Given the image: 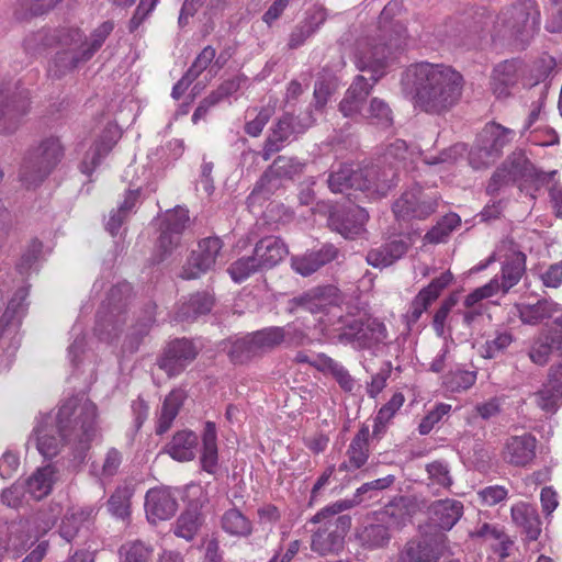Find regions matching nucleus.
I'll use <instances>...</instances> for the list:
<instances>
[{"label":"nucleus","instance_id":"f257e3e1","mask_svg":"<svg viewBox=\"0 0 562 562\" xmlns=\"http://www.w3.org/2000/svg\"><path fill=\"white\" fill-rule=\"evenodd\" d=\"M97 406L88 397H70L61 404L55 417L42 418L29 445H34L44 458L57 456L64 442L83 453L97 435Z\"/></svg>","mask_w":562,"mask_h":562},{"label":"nucleus","instance_id":"f03ea898","mask_svg":"<svg viewBox=\"0 0 562 562\" xmlns=\"http://www.w3.org/2000/svg\"><path fill=\"white\" fill-rule=\"evenodd\" d=\"M462 75L443 64L418 63L403 75L402 85L414 95L415 105L430 114H440L458 103L463 89Z\"/></svg>","mask_w":562,"mask_h":562},{"label":"nucleus","instance_id":"7ed1b4c3","mask_svg":"<svg viewBox=\"0 0 562 562\" xmlns=\"http://www.w3.org/2000/svg\"><path fill=\"white\" fill-rule=\"evenodd\" d=\"M350 507V501H337L322 508L311 518L312 524H322L312 535V551L319 555H328L342 550L345 536L351 526V518L348 515L336 516Z\"/></svg>","mask_w":562,"mask_h":562},{"label":"nucleus","instance_id":"20e7f679","mask_svg":"<svg viewBox=\"0 0 562 562\" xmlns=\"http://www.w3.org/2000/svg\"><path fill=\"white\" fill-rule=\"evenodd\" d=\"M67 29L77 31L80 40L76 43H67V49L56 53L48 67V72L54 78H60L90 60L114 30V23L102 22L88 37L78 27L67 26Z\"/></svg>","mask_w":562,"mask_h":562},{"label":"nucleus","instance_id":"39448f33","mask_svg":"<svg viewBox=\"0 0 562 562\" xmlns=\"http://www.w3.org/2000/svg\"><path fill=\"white\" fill-rule=\"evenodd\" d=\"M57 515L58 512L50 508L41 510L27 519L11 522L8 527L5 542L1 543L2 552L13 559L21 557L31 544L54 527Z\"/></svg>","mask_w":562,"mask_h":562},{"label":"nucleus","instance_id":"423d86ee","mask_svg":"<svg viewBox=\"0 0 562 562\" xmlns=\"http://www.w3.org/2000/svg\"><path fill=\"white\" fill-rule=\"evenodd\" d=\"M132 286L128 282L114 285L97 314L94 333L100 340L112 342L123 330L126 323L125 306L131 295Z\"/></svg>","mask_w":562,"mask_h":562},{"label":"nucleus","instance_id":"0eeeda50","mask_svg":"<svg viewBox=\"0 0 562 562\" xmlns=\"http://www.w3.org/2000/svg\"><path fill=\"white\" fill-rule=\"evenodd\" d=\"M540 25V11L535 0H518L502 10L497 16L496 27L520 42L535 35Z\"/></svg>","mask_w":562,"mask_h":562},{"label":"nucleus","instance_id":"6e6552de","mask_svg":"<svg viewBox=\"0 0 562 562\" xmlns=\"http://www.w3.org/2000/svg\"><path fill=\"white\" fill-rule=\"evenodd\" d=\"M335 330L342 344H350L356 349H373L387 338L385 325L375 318H344Z\"/></svg>","mask_w":562,"mask_h":562},{"label":"nucleus","instance_id":"1a4fd4ad","mask_svg":"<svg viewBox=\"0 0 562 562\" xmlns=\"http://www.w3.org/2000/svg\"><path fill=\"white\" fill-rule=\"evenodd\" d=\"M64 155L63 146L57 137L43 139L34 155L23 164L20 178L27 187L43 181L58 165Z\"/></svg>","mask_w":562,"mask_h":562},{"label":"nucleus","instance_id":"9d476101","mask_svg":"<svg viewBox=\"0 0 562 562\" xmlns=\"http://www.w3.org/2000/svg\"><path fill=\"white\" fill-rule=\"evenodd\" d=\"M437 210V198L427 193L419 186L404 191L392 204V211L397 222L409 223L423 221Z\"/></svg>","mask_w":562,"mask_h":562},{"label":"nucleus","instance_id":"9b49d317","mask_svg":"<svg viewBox=\"0 0 562 562\" xmlns=\"http://www.w3.org/2000/svg\"><path fill=\"white\" fill-rule=\"evenodd\" d=\"M411 154L408 145L403 139L396 138L383 146L379 162L387 167L381 171L378 170L379 166L372 168L375 171L373 173L375 193L385 195L395 186L397 169L405 164Z\"/></svg>","mask_w":562,"mask_h":562},{"label":"nucleus","instance_id":"f8f14e48","mask_svg":"<svg viewBox=\"0 0 562 562\" xmlns=\"http://www.w3.org/2000/svg\"><path fill=\"white\" fill-rule=\"evenodd\" d=\"M504 260L501 269V277H497L498 291L507 293L513 286L519 283L526 272L527 256L521 251L520 246L509 237L504 238L497 247Z\"/></svg>","mask_w":562,"mask_h":562},{"label":"nucleus","instance_id":"ddd939ff","mask_svg":"<svg viewBox=\"0 0 562 562\" xmlns=\"http://www.w3.org/2000/svg\"><path fill=\"white\" fill-rule=\"evenodd\" d=\"M503 164L510 176H513L515 182L522 181L520 187L521 191H528V184H530L532 192H530L529 195L533 200L536 199V192L557 173V170L544 172L537 169L521 150L510 154Z\"/></svg>","mask_w":562,"mask_h":562},{"label":"nucleus","instance_id":"4468645a","mask_svg":"<svg viewBox=\"0 0 562 562\" xmlns=\"http://www.w3.org/2000/svg\"><path fill=\"white\" fill-rule=\"evenodd\" d=\"M338 301V289L335 286L316 288L295 299L296 305L302 310L312 314L323 313L329 316L328 321L322 319L325 325H338L342 319Z\"/></svg>","mask_w":562,"mask_h":562},{"label":"nucleus","instance_id":"2eb2a0df","mask_svg":"<svg viewBox=\"0 0 562 562\" xmlns=\"http://www.w3.org/2000/svg\"><path fill=\"white\" fill-rule=\"evenodd\" d=\"M29 106L26 91L12 93L11 88L0 81V134L15 132L22 116L27 113Z\"/></svg>","mask_w":562,"mask_h":562},{"label":"nucleus","instance_id":"dca6fc26","mask_svg":"<svg viewBox=\"0 0 562 562\" xmlns=\"http://www.w3.org/2000/svg\"><path fill=\"white\" fill-rule=\"evenodd\" d=\"M314 120L311 116H293L290 114L283 115L276 126L272 128V133L266 140L262 158L268 160L272 154L279 151L285 142L291 140L297 134L304 133L312 124Z\"/></svg>","mask_w":562,"mask_h":562},{"label":"nucleus","instance_id":"f3484780","mask_svg":"<svg viewBox=\"0 0 562 562\" xmlns=\"http://www.w3.org/2000/svg\"><path fill=\"white\" fill-rule=\"evenodd\" d=\"M391 46L386 44L359 43L355 63L360 71L371 74L368 80L376 83L386 74Z\"/></svg>","mask_w":562,"mask_h":562},{"label":"nucleus","instance_id":"a211bd4d","mask_svg":"<svg viewBox=\"0 0 562 562\" xmlns=\"http://www.w3.org/2000/svg\"><path fill=\"white\" fill-rule=\"evenodd\" d=\"M222 240L218 237H207L199 241L198 249L191 252L183 266L181 277L187 280L196 279L211 270L222 249Z\"/></svg>","mask_w":562,"mask_h":562},{"label":"nucleus","instance_id":"6ab92c4d","mask_svg":"<svg viewBox=\"0 0 562 562\" xmlns=\"http://www.w3.org/2000/svg\"><path fill=\"white\" fill-rule=\"evenodd\" d=\"M79 34L75 30H68L67 26L58 29H42L35 33L29 34L23 42L27 54L36 56L49 47L58 46L67 49V43L78 42Z\"/></svg>","mask_w":562,"mask_h":562},{"label":"nucleus","instance_id":"aec40b11","mask_svg":"<svg viewBox=\"0 0 562 562\" xmlns=\"http://www.w3.org/2000/svg\"><path fill=\"white\" fill-rule=\"evenodd\" d=\"M373 169L353 170L350 165H339L338 169H333L328 176V188L333 193H344L348 189L359 191L374 192Z\"/></svg>","mask_w":562,"mask_h":562},{"label":"nucleus","instance_id":"412c9836","mask_svg":"<svg viewBox=\"0 0 562 562\" xmlns=\"http://www.w3.org/2000/svg\"><path fill=\"white\" fill-rule=\"evenodd\" d=\"M289 250L282 239L274 236H268L260 239L248 257V277L251 272L271 269L281 262Z\"/></svg>","mask_w":562,"mask_h":562},{"label":"nucleus","instance_id":"4be33fe9","mask_svg":"<svg viewBox=\"0 0 562 562\" xmlns=\"http://www.w3.org/2000/svg\"><path fill=\"white\" fill-rule=\"evenodd\" d=\"M198 348L186 338L171 341L158 360V366L169 376L180 374L196 357Z\"/></svg>","mask_w":562,"mask_h":562},{"label":"nucleus","instance_id":"5701e85b","mask_svg":"<svg viewBox=\"0 0 562 562\" xmlns=\"http://www.w3.org/2000/svg\"><path fill=\"white\" fill-rule=\"evenodd\" d=\"M368 220V212L363 207L353 205L330 213L328 226L345 238L352 239L364 232Z\"/></svg>","mask_w":562,"mask_h":562},{"label":"nucleus","instance_id":"b1692460","mask_svg":"<svg viewBox=\"0 0 562 562\" xmlns=\"http://www.w3.org/2000/svg\"><path fill=\"white\" fill-rule=\"evenodd\" d=\"M189 222V212L183 207H176L166 213L161 234L158 239V249L161 251L159 260L172 252L180 244V236Z\"/></svg>","mask_w":562,"mask_h":562},{"label":"nucleus","instance_id":"393cba45","mask_svg":"<svg viewBox=\"0 0 562 562\" xmlns=\"http://www.w3.org/2000/svg\"><path fill=\"white\" fill-rule=\"evenodd\" d=\"M144 506L146 517L151 524L171 518L178 509L177 497L169 487L148 490Z\"/></svg>","mask_w":562,"mask_h":562},{"label":"nucleus","instance_id":"a878e982","mask_svg":"<svg viewBox=\"0 0 562 562\" xmlns=\"http://www.w3.org/2000/svg\"><path fill=\"white\" fill-rule=\"evenodd\" d=\"M121 133L115 125H108L101 135L89 146L80 162V171L90 176L101 160L110 153L120 138Z\"/></svg>","mask_w":562,"mask_h":562},{"label":"nucleus","instance_id":"bb28decb","mask_svg":"<svg viewBox=\"0 0 562 562\" xmlns=\"http://www.w3.org/2000/svg\"><path fill=\"white\" fill-rule=\"evenodd\" d=\"M305 164L294 157L279 156L261 176L260 189L269 193L280 187L282 179H292L304 171Z\"/></svg>","mask_w":562,"mask_h":562},{"label":"nucleus","instance_id":"cd10ccee","mask_svg":"<svg viewBox=\"0 0 562 562\" xmlns=\"http://www.w3.org/2000/svg\"><path fill=\"white\" fill-rule=\"evenodd\" d=\"M340 250L333 244H324L319 249H312L292 258V268L303 277H308L327 263L337 260Z\"/></svg>","mask_w":562,"mask_h":562},{"label":"nucleus","instance_id":"c85d7f7f","mask_svg":"<svg viewBox=\"0 0 562 562\" xmlns=\"http://www.w3.org/2000/svg\"><path fill=\"white\" fill-rule=\"evenodd\" d=\"M452 279L451 272L446 271L423 288L411 303L406 315L407 322L416 323L431 303L439 297L442 290L451 283Z\"/></svg>","mask_w":562,"mask_h":562},{"label":"nucleus","instance_id":"c756f323","mask_svg":"<svg viewBox=\"0 0 562 562\" xmlns=\"http://www.w3.org/2000/svg\"><path fill=\"white\" fill-rule=\"evenodd\" d=\"M537 440L530 434L509 437L503 448L502 456L505 462L514 467H526L536 457Z\"/></svg>","mask_w":562,"mask_h":562},{"label":"nucleus","instance_id":"7c9ffc66","mask_svg":"<svg viewBox=\"0 0 562 562\" xmlns=\"http://www.w3.org/2000/svg\"><path fill=\"white\" fill-rule=\"evenodd\" d=\"M374 85L373 81L368 80L362 75L355 77L339 103V111L345 117L362 116L364 102Z\"/></svg>","mask_w":562,"mask_h":562},{"label":"nucleus","instance_id":"2f4dec72","mask_svg":"<svg viewBox=\"0 0 562 562\" xmlns=\"http://www.w3.org/2000/svg\"><path fill=\"white\" fill-rule=\"evenodd\" d=\"M369 437V428L362 426L351 439L346 451L347 459L339 464V471L355 472L367 463L370 454Z\"/></svg>","mask_w":562,"mask_h":562},{"label":"nucleus","instance_id":"473e14b6","mask_svg":"<svg viewBox=\"0 0 562 562\" xmlns=\"http://www.w3.org/2000/svg\"><path fill=\"white\" fill-rule=\"evenodd\" d=\"M510 517L528 541H536L541 535V519L532 505L525 502L514 504L510 508Z\"/></svg>","mask_w":562,"mask_h":562},{"label":"nucleus","instance_id":"72a5a7b5","mask_svg":"<svg viewBox=\"0 0 562 562\" xmlns=\"http://www.w3.org/2000/svg\"><path fill=\"white\" fill-rule=\"evenodd\" d=\"M440 551L430 539L422 537L407 541L400 550L396 562H438Z\"/></svg>","mask_w":562,"mask_h":562},{"label":"nucleus","instance_id":"f704fd0d","mask_svg":"<svg viewBox=\"0 0 562 562\" xmlns=\"http://www.w3.org/2000/svg\"><path fill=\"white\" fill-rule=\"evenodd\" d=\"M554 328L543 340L537 341L529 351L530 360L543 366L549 361L550 355H557L562 360V316L554 321Z\"/></svg>","mask_w":562,"mask_h":562},{"label":"nucleus","instance_id":"c9c22d12","mask_svg":"<svg viewBox=\"0 0 562 562\" xmlns=\"http://www.w3.org/2000/svg\"><path fill=\"white\" fill-rule=\"evenodd\" d=\"M430 517L441 530L449 531L463 515V504L460 501L445 498L434 502L430 507Z\"/></svg>","mask_w":562,"mask_h":562},{"label":"nucleus","instance_id":"e433bc0d","mask_svg":"<svg viewBox=\"0 0 562 562\" xmlns=\"http://www.w3.org/2000/svg\"><path fill=\"white\" fill-rule=\"evenodd\" d=\"M417 504L409 496H400L385 505L381 513L382 521L390 528H401L416 513Z\"/></svg>","mask_w":562,"mask_h":562},{"label":"nucleus","instance_id":"4c0bfd02","mask_svg":"<svg viewBox=\"0 0 562 562\" xmlns=\"http://www.w3.org/2000/svg\"><path fill=\"white\" fill-rule=\"evenodd\" d=\"M198 445L199 438L193 431L181 430L172 436L164 451L176 461L187 462L195 458Z\"/></svg>","mask_w":562,"mask_h":562},{"label":"nucleus","instance_id":"58836bf2","mask_svg":"<svg viewBox=\"0 0 562 562\" xmlns=\"http://www.w3.org/2000/svg\"><path fill=\"white\" fill-rule=\"evenodd\" d=\"M518 81V64L515 60H505L495 66L491 77V89L498 99L507 98L510 89Z\"/></svg>","mask_w":562,"mask_h":562},{"label":"nucleus","instance_id":"ea45409f","mask_svg":"<svg viewBox=\"0 0 562 562\" xmlns=\"http://www.w3.org/2000/svg\"><path fill=\"white\" fill-rule=\"evenodd\" d=\"M57 470L53 464L38 468L25 482V493L31 498L40 501L46 497L56 483Z\"/></svg>","mask_w":562,"mask_h":562},{"label":"nucleus","instance_id":"a19ab883","mask_svg":"<svg viewBox=\"0 0 562 562\" xmlns=\"http://www.w3.org/2000/svg\"><path fill=\"white\" fill-rule=\"evenodd\" d=\"M187 394L181 389L172 390L164 400L160 409L157 412L156 434L162 435L167 432L171 426L180 408L182 407Z\"/></svg>","mask_w":562,"mask_h":562},{"label":"nucleus","instance_id":"79ce46f5","mask_svg":"<svg viewBox=\"0 0 562 562\" xmlns=\"http://www.w3.org/2000/svg\"><path fill=\"white\" fill-rule=\"evenodd\" d=\"M514 135L515 133L510 128L497 123H488L480 133L476 142L499 157L503 148L513 139Z\"/></svg>","mask_w":562,"mask_h":562},{"label":"nucleus","instance_id":"37998d69","mask_svg":"<svg viewBox=\"0 0 562 562\" xmlns=\"http://www.w3.org/2000/svg\"><path fill=\"white\" fill-rule=\"evenodd\" d=\"M94 515L95 509L93 507L70 509L61 520L59 528L60 536L67 542H70L82 528L89 526Z\"/></svg>","mask_w":562,"mask_h":562},{"label":"nucleus","instance_id":"c03bdc74","mask_svg":"<svg viewBox=\"0 0 562 562\" xmlns=\"http://www.w3.org/2000/svg\"><path fill=\"white\" fill-rule=\"evenodd\" d=\"M312 367L323 373L331 374L344 390L351 391L353 387V379L349 372L327 355L317 353L313 356Z\"/></svg>","mask_w":562,"mask_h":562},{"label":"nucleus","instance_id":"a18cd8bd","mask_svg":"<svg viewBox=\"0 0 562 562\" xmlns=\"http://www.w3.org/2000/svg\"><path fill=\"white\" fill-rule=\"evenodd\" d=\"M214 304V297L209 292H198L182 302L178 310L180 321L195 319L209 313Z\"/></svg>","mask_w":562,"mask_h":562},{"label":"nucleus","instance_id":"49530a36","mask_svg":"<svg viewBox=\"0 0 562 562\" xmlns=\"http://www.w3.org/2000/svg\"><path fill=\"white\" fill-rule=\"evenodd\" d=\"M560 310V305L551 300H539L535 304H522L518 306L519 318L521 322L531 325L552 317Z\"/></svg>","mask_w":562,"mask_h":562},{"label":"nucleus","instance_id":"de8ad7c7","mask_svg":"<svg viewBox=\"0 0 562 562\" xmlns=\"http://www.w3.org/2000/svg\"><path fill=\"white\" fill-rule=\"evenodd\" d=\"M357 539L364 549L375 550L387 546L391 532L383 521L382 524H370L357 532Z\"/></svg>","mask_w":562,"mask_h":562},{"label":"nucleus","instance_id":"09e8293b","mask_svg":"<svg viewBox=\"0 0 562 562\" xmlns=\"http://www.w3.org/2000/svg\"><path fill=\"white\" fill-rule=\"evenodd\" d=\"M324 21L325 16L321 11L307 15L292 30L289 36V48L295 49L302 46L307 38L316 33Z\"/></svg>","mask_w":562,"mask_h":562},{"label":"nucleus","instance_id":"8fccbe9b","mask_svg":"<svg viewBox=\"0 0 562 562\" xmlns=\"http://www.w3.org/2000/svg\"><path fill=\"white\" fill-rule=\"evenodd\" d=\"M285 334L282 327H269L248 336V355L257 351H266L279 346L284 340Z\"/></svg>","mask_w":562,"mask_h":562},{"label":"nucleus","instance_id":"3c124183","mask_svg":"<svg viewBox=\"0 0 562 562\" xmlns=\"http://www.w3.org/2000/svg\"><path fill=\"white\" fill-rule=\"evenodd\" d=\"M405 402V396L401 392H396L392 397L379 409L374 417L373 437L381 438L385 432L389 424L401 409Z\"/></svg>","mask_w":562,"mask_h":562},{"label":"nucleus","instance_id":"603ef678","mask_svg":"<svg viewBox=\"0 0 562 562\" xmlns=\"http://www.w3.org/2000/svg\"><path fill=\"white\" fill-rule=\"evenodd\" d=\"M361 117L369 124L383 130L391 127L393 124L392 109L385 100L376 97L370 100Z\"/></svg>","mask_w":562,"mask_h":562},{"label":"nucleus","instance_id":"864d4df0","mask_svg":"<svg viewBox=\"0 0 562 562\" xmlns=\"http://www.w3.org/2000/svg\"><path fill=\"white\" fill-rule=\"evenodd\" d=\"M239 86V79H232L222 83L216 91L212 92L207 98L201 101V103L195 109L192 115L193 123H196L199 120L204 117V115L206 114L211 106L217 104L224 98H227L235 93L238 90Z\"/></svg>","mask_w":562,"mask_h":562},{"label":"nucleus","instance_id":"5fc2aeb1","mask_svg":"<svg viewBox=\"0 0 562 562\" xmlns=\"http://www.w3.org/2000/svg\"><path fill=\"white\" fill-rule=\"evenodd\" d=\"M202 440L201 464L204 471L213 473L217 465L216 427L214 423L207 422L205 424Z\"/></svg>","mask_w":562,"mask_h":562},{"label":"nucleus","instance_id":"6e6d98bb","mask_svg":"<svg viewBox=\"0 0 562 562\" xmlns=\"http://www.w3.org/2000/svg\"><path fill=\"white\" fill-rule=\"evenodd\" d=\"M138 194L139 188L128 190L124 201L120 204L119 209L110 213V217L106 222V229L112 236L117 234L120 227L136 205Z\"/></svg>","mask_w":562,"mask_h":562},{"label":"nucleus","instance_id":"4d7b16f0","mask_svg":"<svg viewBox=\"0 0 562 562\" xmlns=\"http://www.w3.org/2000/svg\"><path fill=\"white\" fill-rule=\"evenodd\" d=\"M476 371L456 368L443 376L445 386L451 392L467 391L474 385Z\"/></svg>","mask_w":562,"mask_h":562},{"label":"nucleus","instance_id":"13d9d810","mask_svg":"<svg viewBox=\"0 0 562 562\" xmlns=\"http://www.w3.org/2000/svg\"><path fill=\"white\" fill-rule=\"evenodd\" d=\"M214 58L215 49L212 46H206L198 55L194 63L187 72L189 74V76L195 79L204 70H207V75L205 76V78H212L221 68L218 59L214 64H212Z\"/></svg>","mask_w":562,"mask_h":562},{"label":"nucleus","instance_id":"bf43d9fd","mask_svg":"<svg viewBox=\"0 0 562 562\" xmlns=\"http://www.w3.org/2000/svg\"><path fill=\"white\" fill-rule=\"evenodd\" d=\"M536 403L547 414H554L562 406V391L546 383L535 393Z\"/></svg>","mask_w":562,"mask_h":562},{"label":"nucleus","instance_id":"052dcab7","mask_svg":"<svg viewBox=\"0 0 562 562\" xmlns=\"http://www.w3.org/2000/svg\"><path fill=\"white\" fill-rule=\"evenodd\" d=\"M201 524L202 520L198 509H188L177 519L175 533L186 540H191L195 536Z\"/></svg>","mask_w":562,"mask_h":562},{"label":"nucleus","instance_id":"680f3d73","mask_svg":"<svg viewBox=\"0 0 562 562\" xmlns=\"http://www.w3.org/2000/svg\"><path fill=\"white\" fill-rule=\"evenodd\" d=\"M133 491L128 486L117 487L108 501L109 512L121 519L130 515V499Z\"/></svg>","mask_w":562,"mask_h":562},{"label":"nucleus","instance_id":"e2e57ef3","mask_svg":"<svg viewBox=\"0 0 562 562\" xmlns=\"http://www.w3.org/2000/svg\"><path fill=\"white\" fill-rule=\"evenodd\" d=\"M150 555V547L139 540L128 541L120 549V562H148Z\"/></svg>","mask_w":562,"mask_h":562},{"label":"nucleus","instance_id":"0e129e2a","mask_svg":"<svg viewBox=\"0 0 562 562\" xmlns=\"http://www.w3.org/2000/svg\"><path fill=\"white\" fill-rule=\"evenodd\" d=\"M428 473L429 485L439 488H449L452 484L449 468L441 461H434L426 467Z\"/></svg>","mask_w":562,"mask_h":562},{"label":"nucleus","instance_id":"69168bd1","mask_svg":"<svg viewBox=\"0 0 562 562\" xmlns=\"http://www.w3.org/2000/svg\"><path fill=\"white\" fill-rule=\"evenodd\" d=\"M123 456L116 448H110L103 459L102 465L99 469L97 464H92L91 471L103 479L114 476L122 463Z\"/></svg>","mask_w":562,"mask_h":562},{"label":"nucleus","instance_id":"338daca9","mask_svg":"<svg viewBox=\"0 0 562 562\" xmlns=\"http://www.w3.org/2000/svg\"><path fill=\"white\" fill-rule=\"evenodd\" d=\"M60 0H19L15 14L20 19L27 15H38L50 10Z\"/></svg>","mask_w":562,"mask_h":562},{"label":"nucleus","instance_id":"774afa93","mask_svg":"<svg viewBox=\"0 0 562 562\" xmlns=\"http://www.w3.org/2000/svg\"><path fill=\"white\" fill-rule=\"evenodd\" d=\"M29 295L27 289L20 288L14 296L10 300L7 311L3 315V322L10 324L14 319L20 321L21 316L24 314L26 304L25 300Z\"/></svg>","mask_w":562,"mask_h":562}]
</instances>
